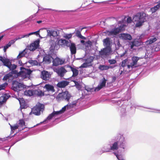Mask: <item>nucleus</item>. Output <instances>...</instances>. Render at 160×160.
<instances>
[{"instance_id": "2", "label": "nucleus", "mask_w": 160, "mask_h": 160, "mask_svg": "<svg viewBox=\"0 0 160 160\" xmlns=\"http://www.w3.org/2000/svg\"><path fill=\"white\" fill-rule=\"evenodd\" d=\"M71 96V94L69 92L66 91L59 93L57 96L56 99L58 102L64 100H66L67 101L69 102Z\"/></svg>"}, {"instance_id": "46", "label": "nucleus", "mask_w": 160, "mask_h": 160, "mask_svg": "<svg viewBox=\"0 0 160 160\" xmlns=\"http://www.w3.org/2000/svg\"><path fill=\"white\" fill-rule=\"evenodd\" d=\"M54 116H55V115L53 113V112H52V113H51V114H50L48 117L47 118V120H51L52 118L54 117Z\"/></svg>"}, {"instance_id": "26", "label": "nucleus", "mask_w": 160, "mask_h": 160, "mask_svg": "<svg viewBox=\"0 0 160 160\" xmlns=\"http://www.w3.org/2000/svg\"><path fill=\"white\" fill-rule=\"evenodd\" d=\"M67 67L70 68L73 74L72 77H75L77 76L78 74V71L76 68H74L68 65Z\"/></svg>"}, {"instance_id": "15", "label": "nucleus", "mask_w": 160, "mask_h": 160, "mask_svg": "<svg viewBox=\"0 0 160 160\" xmlns=\"http://www.w3.org/2000/svg\"><path fill=\"white\" fill-rule=\"evenodd\" d=\"M43 88L46 89V91L48 92H54L55 91L54 87L53 85L50 84H46Z\"/></svg>"}, {"instance_id": "13", "label": "nucleus", "mask_w": 160, "mask_h": 160, "mask_svg": "<svg viewBox=\"0 0 160 160\" xmlns=\"http://www.w3.org/2000/svg\"><path fill=\"white\" fill-rule=\"evenodd\" d=\"M56 72L60 77H63L65 73L67 72V71L64 68L62 67L56 69Z\"/></svg>"}, {"instance_id": "42", "label": "nucleus", "mask_w": 160, "mask_h": 160, "mask_svg": "<svg viewBox=\"0 0 160 160\" xmlns=\"http://www.w3.org/2000/svg\"><path fill=\"white\" fill-rule=\"evenodd\" d=\"M29 63H31V64L34 65H40V64L39 62H38L36 60H31L30 62Z\"/></svg>"}, {"instance_id": "43", "label": "nucleus", "mask_w": 160, "mask_h": 160, "mask_svg": "<svg viewBox=\"0 0 160 160\" xmlns=\"http://www.w3.org/2000/svg\"><path fill=\"white\" fill-rule=\"evenodd\" d=\"M72 34L73 33L67 34L65 35L64 37L66 39H69L72 38Z\"/></svg>"}, {"instance_id": "63", "label": "nucleus", "mask_w": 160, "mask_h": 160, "mask_svg": "<svg viewBox=\"0 0 160 160\" xmlns=\"http://www.w3.org/2000/svg\"><path fill=\"white\" fill-rule=\"evenodd\" d=\"M7 44V46H8L9 47H10L11 46V45L10 44V43H9V42H8V43Z\"/></svg>"}, {"instance_id": "10", "label": "nucleus", "mask_w": 160, "mask_h": 160, "mask_svg": "<svg viewBox=\"0 0 160 160\" xmlns=\"http://www.w3.org/2000/svg\"><path fill=\"white\" fill-rule=\"evenodd\" d=\"M139 59V58L138 57L136 56L133 57L132 58V62L130 63V64L127 65L128 68H133L134 66L137 64Z\"/></svg>"}, {"instance_id": "22", "label": "nucleus", "mask_w": 160, "mask_h": 160, "mask_svg": "<svg viewBox=\"0 0 160 160\" xmlns=\"http://www.w3.org/2000/svg\"><path fill=\"white\" fill-rule=\"evenodd\" d=\"M44 95V92L39 89L34 90V96H35L42 97Z\"/></svg>"}, {"instance_id": "50", "label": "nucleus", "mask_w": 160, "mask_h": 160, "mask_svg": "<svg viewBox=\"0 0 160 160\" xmlns=\"http://www.w3.org/2000/svg\"><path fill=\"white\" fill-rule=\"evenodd\" d=\"M55 116L56 115H58L59 114H62V113L61 112V111H60V110L58 111H54L53 112Z\"/></svg>"}, {"instance_id": "3", "label": "nucleus", "mask_w": 160, "mask_h": 160, "mask_svg": "<svg viewBox=\"0 0 160 160\" xmlns=\"http://www.w3.org/2000/svg\"><path fill=\"white\" fill-rule=\"evenodd\" d=\"M44 106L43 104H39L36 105L32 108L31 112L30 114L32 113L35 115H40L41 112H42L44 110Z\"/></svg>"}, {"instance_id": "35", "label": "nucleus", "mask_w": 160, "mask_h": 160, "mask_svg": "<svg viewBox=\"0 0 160 160\" xmlns=\"http://www.w3.org/2000/svg\"><path fill=\"white\" fill-rule=\"evenodd\" d=\"M26 54V52H25V50H24L19 53L16 59H19L22 57H24Z\"/></svg>"}, {"instance_id": "38", "label": "nucleus", "mask_w": 160, "mask_h": 160, "mask_svg": "<svg viewBox=\"0 0 160 160\" xmlns=\"http://www.w3.org/2000/svg\"><path fill=\"white\" fill-rule=\"evenodd\" d=\"M93 60V58L92 57H89L86 60V62L88 64H90Z\"/></svg>"}, {"instance_id": "7", "label": "nucleus", "mask_w": 160, "mask_h": 160, "mask_svg": "<svg viewBox=\"0 0 160 160\" xmlns=\"http://www.w3.org/2000/svg\"><path fill=\"white\" fill-rule=\"evenodd\" d=\"M50 43L51 46L50 48V51L52 52H53L55 50H58L59 47L57 44V41H55L54 40H50Z\"/></svg>"}, {"instance_id": "6", "label": "nucleus", "mask_w": 160, "mask_h": 160, "mask_svg": "<svg viewBox=\"0 0 160 160\" xmlns=\"http://www.w3.org/2000/svg\"><path fill=\"white\" fill-rule=\"evenodd\" d=\"M52 73L46 70H43L41 72L40 77L43 80L48 81L51 78Z\"/></svg>"}, {"instance_id": "18", "label": "nucleus", "mask_w": 160, "mask_h": 160, "mask_svg": "<svg viewBox=\"0 0 160 160\" xmlns=\"http://www.w3.org/2000/svg\"><path fill=\"white\" fill-rule=\"evenodd\" d=\"M82 29V28L80 31L79 30L76 29L74 33H75L76 36L78 38L85 40L86 39V38L82 36L81 33V31Z\"/></svg>"}, {"instance_id": "29", "label": "nucleus", "mask_w": 160, "mask_h": 160, "mask_svg": "<svg viewBox=\"0 0 160 160\" xmlns=\"http://www.w3.org/2000/svg\"><path fill=\"white\" fill-rule=\"evenodd\" d=\"M118 142L119 143L120 147L123 149H124L125 147V142L124 138L123 137H121Z\"/></svg>"}, {"instance_id": "37", "label": "nucleus", "mask_w": 160, "mask_h": 160, "mask_svg": "<svg viewBox=\"0 0 160 160\" xmlns=\"http://www.w3.org/2000/svg\"><path fill=\"white\" fill-rule=\"evenodd\" d=\"M65 42H68V41L64 39H60L58 40L57 43L58 46L62 45L64 44Z\"/></svg>"}, {"instance_id": "14", "label": "nucleus", "mask_w": 160, "mask_h": 160, "mask_svg": "<svg viewBox=\"0 0 160 160\" xmlns=\"http://www.w3.org/2000/svg\"><path fill=\"white\" fill-rule=\"evenodd\" d=\"M0 61L3 63V65L8 68L9 67L10 65H11V62L9 60L6 58H4L2 56H0Z\"/></svg>"}, {"instance_id": "16", "label": "nucleus", "mask_w": 160, "mask_h": 160, "mask_svg": "<svg viewBox=\"0 0 160 160\" xmlns=\"http://www.w3.org/2000/svg\"><path fill=\"white\" fill-rule=\"evenodd\" d=\"M106 80L104 78L102 79V80L101 82L99 84L95 89L96 91H98L101 89L105 87L106 85Z\"/></svg>"}, {"instance_id": "52", "label": "nucleus", "mask_w": 160, "mask_h": 160, "mask_svg": "<svg viewBox=\"0 0 160 160\" xmlns=\"http://www.w3.org/2000/svg\"><path fill=\"white\" fill-rule=\"evenodd\" d=\"M47 36H49L51 37V36H52V32H51V30H47Z\"/></svg>"}, {"instance_id": "56", "label": "nucleus", "mask_w": 160, "mask_h": 160, "mask_svg": "<svg viewBox=\"0 0 160 160\" xmlns=\"http://www.w3.org/2000/svg\"><path fill=\"white\" fill-rule=\"evenodd\" d=\"M9 78V76L8 75H6L5 76H4L3 79L6 80L8 79Z\"/></svg>"}, {"instance_id": "64", "label": "nucleus", "mask_w": 160, "mask_h": 160, "mask_svg": "<svg viewBox=\"0 0 160 160\" xmlns=\"http://www.w3.org/2000/svg\"><path fill=\"white\" fill-rule=\"evenodd\" d=\"M116 79V78L115 77H112V80L113 81H114Z\"/></svg>"}, {"instance_id": "49", "label": "nucleus", "mask_w": 160, "mask_h": 160, "mask_svg": "<svg viewBox=\"0 0 160 160\" xmlns=\"http://www.w3.org/2000/svg\"><path fill=\"white\" fill-rule=\"evenodd\" d=\"M35 34V33L34 32H31L30 33L28 34L25 35H22V38H24V37H29L30 35H32L33 34Z\"/></svg>"}, {"instance_id": "8", "label": "nucleus", "mask_w": 160, "mask_h": 160, "mask_svg": "<svg viewBox=\"0 0 160 160\" xmlns=\"http://www.w3.org/2000/svg\"><path fill=\"white\" fill-rule=\"evenodd\" d=\"M123 25L122 26H120L118 28H115L112 30L108 31V32L109 33V35H117L121 31L123 27Z\"/></svg>"}, {"instance_id": "51", "label": "nucleus", "mask_w": 160, "mask_h": 160, "mask_svg": "<svg viewBox=\"0 0 160 160\" xmlns=\"http://www.w3.org/2000/svg\"><path fill=\"white\" fill-rule=\"evenodd\" d=\"M74 105V104L68 103V104L66 106H67V108L68 109L70 108H71L73 107Z\"/></svg>"}, {"instance_id": "23", "label": "nucleus", "mask_w": 160, "mask_h": 160, "mask_svg": "<svg viewBox=\"0 0 160 160\" xmlns=\"http://www.w3.org/2000/svg\"><path fill=\"white\" fill-rule=\"evenodd\" d=\"M38 46V43L36 42L32 43L30 45L29 49L31 51H33L36 49Z\"/></svg>"}, {"instance_id": "55", "label": "nucleus", "mask_w": 160, "mask_h": 160, "mask_svg": "<svg viewBox=\"0 0 160 160\" xmlns=\"http://www.w3.org/2000/svg\"><path fill=\"white\" fill-rule=\"evenodd\" d=\"M9 48L7 44L4 47L3 51L4 52H5L6 51L7 49Z\"/></svg>"}, {"instance_id": "54", "label": "nucleus", "mask_w": 160, "mask_h": 160, "mask_svg": "<svg viewBox=\"0 0 160 160\" xmlns=\"http://www.w3.org/2000/svg\"><path fill=\"white\" fill-rule=\"evenodd\" d=\"M132 21V18L130 17H128L127 19V21L128 23H130Z\"/></svg>"}, {"instance_id": "34", "label": "nucleus", "mask_w": 160, "mask_h": 160, "mask_svg": "<svg viewBox=\"0 0 160 160\" xmlns=\"http://www.w3.org/2000/svg\"><path fill=\"white\" fill-rule=\"evenodd\" d=\"M160 7V3L158 4L156 6L152 8H151V10L152 12V13L155 12L157 11L159 8Z\"/></svg>"}, {"instance_id": "17", "label": "nucleus", "mask_w": 160, "mask_h": 160, "mask_svg": "<svg viewBox=\"0 0 160 160\" xmlns=\"http://www.w3.org/2000/svg\"><path fill=\"white\" fill-rule=\"evenodd\" d=\"M69 84V82L66 81H62L59 82L57 86L59 88H63L65 87Z\"/></svg>"}, {"instance_id": "39", "label": "nucleus", "mask_w": 160, "mask_h": 160, "mask_svg": "<svg viewBox=\"0 0 160 160\" xmlns=\"http://www.w3.org/2000/svg\"><path fill=\"white\" fill-rule=\"evenodd\" d=\"M10 127L11 128V131H12V132H13V131L17 129H19V128L18 127V125L16 124L14 125L13 126H12V125H10Z\"/></svg>"}, {"instance_id": "20", "label": "nucleus", "mask_w": 160, "mask_h": 160, "mask_svg": "<svg viewBox=\"0 0 160 160\" xmlns=\"http://www.w3.org/2000/svg\"><path fill=\"white\" fill-rule=\"evenodd\" d=\"M71 51V53L72 54H75L76 52V47L75 43L72 42L71 43L69 47Z\"/></svg>"}, {"instance_id": "28", "label": "nucleus", "mask_w": 160, "mask_h": 160, "mask_svg": "<svg viewBox=\"0 0 160 160\" xmlns=\"http://www.w3.org/2000/svg\"><path fill=\"white\" fill-rule=\"evenodd\" d=\"M18 99L20 105L21 107L23 108H25L26 107L27 104L24 99L22 98H19Z\"/></svg>"}, {"instance_id": "32", "label": "nucleus", "mask_w": 160, "mask_h": 160, "mask_svg": "<svg viewBox=\"0 0 160 160\" xmlns=\"http://www.w3.org/2000/svg\"><path fill=\"white\" fill-rule=\"evenodd\" d=\"M17 67V66L16 65H15L14 64H12L11 63V65H10L9 67L8 68L10 69V70H12V72H13V73L15 74L16 73V72H17V71L16 70H13L15 69Z\"/></svg>"}, {"instance_id": "48", "label": "nucleus", "mask_w": 160, "mask_h": 160, "mask_svg": "<svg viewBox=\"0 0 160 160\" xmlns=\"http://www.w3.org/2000/svg\"><path fill=\"white\" fill-rule=\"evenodd\" d=\"M91 66V65H88V64L86 62L83 63L80 67V68H87L88 67Z\"/></svg>"}, {"instance_id": "57", "label": "nucleus", "mask_w": 160, "mask_h": 160, "mask_svg": "<svg viewBox=\"0 0 160 160\" xmlns=\"http://www.w3.org/2000/svg\"><path fill=\"white\" fill-rule=\"evenodd\" d=\"M18 63L20 66L23 65V64L22 63L21 60L19 61Z\"/></svg>"}, {"instance_id": "58", "label": "nucleus", "mask_w": 160, "mask_h": 160, "mask_svg": "<svg viewBox=\"0 0 160 160\" xmlns=\"http://www.w3.org/2000/svg\"><path fill=\"white\" fill-rule=\"evenodd\" d=\"M64 44H66V45L68 47H69V46L70 47V44H69V42L68 41V42H65Z\"/></svg>"}, {"instance_id": "1", "label": "nucleus", "mask_w": 160, "mask_h": 160, "mask_svg": "<svg viewBox=\"0 0 160 160\" xmlns=\"http://www.w3.org/2000/svg\"><path fill=\"white\" fill-rule=\"evenodd\" d=\"M147 15L143 12L138 13L133 18V20L136 22L135 26L139 27L142 26L144 22L147 20L146 17Z\"/></svg>"}, {"instance_id": "31", "label": "nucleus", "mask_w": 160, "mask_h": 160, "mask_svg": "<svg viewBox=\"0 0 160 160\" xmlns=\"http://www.w3.org/2000/svg\"><path fill=\"white\" fill-rule=\"evenodd\" d=\"M24 94L27 96H34V90H27L24 92Z\"/></svg>"}, {"instance_id": "11", "label": "nucleus", "mask_w": 160, "mask_h": 160, "mask_svg": "<svg viewBox=\"0 0 160 160\" xmlns=\"http://www.w3.org/2000/svg\"><path fill=\"white\" fill-rule=\"evenodd\" d=\"M21 85L20 83L16 81H14L12 83V89L14 91L18 92L20 90L19 89L21 87Z\"/></svg>"}, {"instance_id": "33", "label": "nucleus", "mask_w": 160, "mask_h": 160, "mask_svg": "<svg viewBox=\"0 0 160 160\" xmlns=\"http://www.w3.org/2000/svg\"><path fill=\"white\" fill-rule=\"evenodd\" d=\"M111 66L105 65H100L99 67V69L103 71L107 70L109 68H111Z\"/></svg>"}, {"instance_id": "59", "label": "nucleus", "mask_w": 160, "mask_h": 160, "mask_svg": "<svg viewBox=\"0 0 160 160\" xmlns=\"http://www.w3.org/2000/svg\"><path fill=\"white\" fill-rule=\"evenodd\" d=\"M87 43L90 45H91L92 43L91 41L89 40L87 42Z\"/></svg>"}, {"instance_id": "62", "label": "nucleus", "mask_w": 160, "mask_h": 160, "mask_svg": "<svg viewBox=\"0 0 160 160\" xmlns=\"http://www.w3.org/2000/svg\"><path fill=\"white\" fill-rule=\"evenodd\" d=\"M7 44V46H8L9 47H10L11 46V45L10 44V43H9V42H8V43Z\"/></svg>"}, {"instance_id": "12", "label": "nucleus", "mask_w": 160, "mask_h": 160, "mask_svg": "<svg viewBox=\"0 0 160 160\" xmlns=\"http://www.w3.org/2000/svg\"><path fill=\"white\" fill-rule=\"evenodd\" d=\"M53 58L52 56L48 54H46L44 57L43 62L44 63L49 64L51 63Z\"/></svg>"}, {"instance_id": "9", "label": "nucleus", "mask_w": 160, "mask_h": 160, "mask_svg": "<svg viewBox=\"0 0 160 160\" xmlns=\"http://www.w3.org/2000/svg\"><path fill=\"white\" fill-rule=\"evenodd\" d=\"M65 60L60 59L58 57H56L55 59H53L52 61L53 65L57 66L59 65H61L64 64Z\"/></svg>"}, {"instance_id": "60", "label": "nucleus", "mask_w": 160, "mask_h": 160, "mask_svg": "<svg viewBox=\"0 0 160 160\" xmlns=\"http://www.w3.org/2000/svg\"><path fill=\"white\" fill-rule=\"evenodd\" d=\"M40 30H39L38 31H37L36 32H34V33H35V34H36L37 35H39V32Z\"/></svg>"}, {"instance_id": "45", "label": "nucleus", "mask_w": 160, "mask_h": 160, "mask_svg": "<svg viewBox=\"0 0 160 160\" xmlns=\"http://www.w3.org/2000/svg\"><path fill=\"white\" fill-rule=\"evenodd\" d=\"M53 32V37H55L59 35V32L58 30H57V31L54 30Z\"/></svg>"}, {"instance_id": "21", "label": "nucleus", "mask_w": 160, "mask_h": 160, "mask_svg": "<svg viewBox=\"0 0 160 160\" xmlns=\"http://www.w3.org/2000/svg\"><path fill=\"white\" fill-rule=\"evenodd\" d=\"M130 44L131 45V48L132 49L134 46H138L140 45H141V43L138 40L135 39L131 42Z\"/></svg>"}, {"instance_id": "30", "label": "nucleus", "mask_w": 160, "mask_h": 160, "mask_svg": "<svg viewBox=\"0 0 160 160\" xmlns=\"http://www.w3.org/2000/svg\"><path fill=\"white\" fill-rule=\"evenodd\" d=\"M8 97V96H3L0 97V107L2 106L3 102H5Z\"/></svg>"}, {"instance_id": "41", "label": "nucleus", "mask_w": 160, "mask_h": 160, "mask_svg": "<svg viewBox=\"0 0 160 160\" xmlns=\"http://www.w3.org/2000/svg\"><path fill=\"white\" fill-rule=\"evenodd\" d=\"M8 85L7 83H4L0 85V91L4 90L5 88V87Z\"/></svg>"}, {"instance_id": "5", "label": "nucleus", "mask_w": 160, "mask_h": 160, "mask_svg": "<svg viewBox=\"0 0 160 160\" xmlns=\"http://www.w3.org/2000/svg\"><path fill=\"white\" fill-rule=\"evenodd\" d=\"M20 69L21 71L18 73V75H21L24 78L29 77L32 72L30 69H26L23 67H21Z\"/></svg>"}, {"instance_id": "4", "label": "nucleus", "mask_w": 160, "mask_h": 160, "mask_svg": "<svg viewBox=\"0 0 160 160\" xmlns=\"http://www.w3.org/2000/svg\"><path fill=\"white\" fill-rule=\"evenodd\" d=\"M112 52V49L105 48L99 52V56L102 58H105L110 55Z\"/></svg>"}, {"instance_id": "25", "label": "nucleus", "mask_w": 160, "mask_h": 160, "mask_svg": "<svg viewBox=\"0 0 160 160\" xmlns=\"http://www.w3.org/2000/svg\"><path fill=\"white\" fill-rule=\"evenodd\" d=\"M104 45L106 46L105 48H111L110 47V38H107L104 39L103 41Z\"/></svg>"}, {"instance_id": "44", "label": "nucleus", "mask_w": 160, "mask_h": 160, "mask_svg": "<svg viewBox=\"0 0 160 160\" xmlns=\"http://www.w3.org/2000/svg\"><path fill=\"white\" fill-rule=\"evenodd\" d=\"M128 60L126 59L123 60L122 62L121 66L122 67H124L126 66L127 62H128Z\"/></svg>"}, {"instance_id": "24", "label": "nucleus", "mask_w": 160, "mask_h": 160, "mask_svg": "<svg viewBox=\"0 0 160 160\" xmlns=\"http://www.w3.org/2000/svg\"><path fill=\"white\" fill-rule=\"evenodd\" d=\"M18 126L19 130L21 131L25 128V122L23 119H20L19 121Z\"/></svg>"}, {"instance_id": "53", "label": "nucleus", "mask_w": 160, "mask_h": 160, "mask_svg": "<svg viewBox=\"0 0 160 160\" xmlns=\"http://www.w3.org/2000/svg\"><path fill=\"white\" fill-rule=\"evenodd\" d=\"M67 108V106H64L62 108V109L60 110L61 111L62 113H63L66 110V108Z\"/></svg>"}, {"instance_id": "47", "label": "nucleus", "mask_w": 160, "mask_h": 160, "mask_svg": "<svg viewBox=\"0 0 160 160\" xmlns=\"http://www.w3.org/2000/svg\"><path fill=\"white\" fill-rule=\"evenodd\" d=\"M108 62L110 64H114L116 63V61L114 59H110L108 60Z\"/></svg>"}, {"instance_id": "40", "label": "nucleus", "mask_w": 160, "mask_h": 160, "mask_svg": "<svg viewBox=\"0 0 160 160\" xmlns=\"http://www.w3.org/2000/svg\"><path fill=\"white\" fill-rule=\"evenodd\" d=\"M22 38L21 36V37H19L18 38H15L13 40H12L10 41L9 42L12 45V44H13L17 40L19 39H21Z\"/></svg>"}, {"instance_id": "27", "label": "nucleus", "mask_w": 160, "mask_h": 160, "mask_svg": "<svg viewBox=\"0 0 160 160\" xmlns=\"http://www.w3.org/2000/svg\"><path fill=\"white\" fill-rule=\"evenodd\" d=\"M118 141L114 142L112 145V146L110 147V148L109 149V150L107 151V152H109L110 150H118Z\"/></svg>"}, {"instance_id": "19", "label": "nucleus", "mask_w": 160, "mask_h": 160, "mask_svg": "<svg viewBox=\"0 0 160 160\" xmlns=\"http://www.w3.org/2000/svg\"><path fill=\"white\" fill-rule=\"evenodd\" d=\"M120 37L125 40H131L132 38L131 36L129 34L122 33L120 35Z\"/></svg>"}, {"instance_id": "36", "label": "nucleus", "mask_w": 160, "mask_h": 160, "mask_svg": "<svg viewBox=\"0 0 160 160\" xmlns=\"http://www.w3.org/2000/svg\"><path fill=\"white\" fill-rule=\"evenodd\" d=\"M157 40V39L156 38H151L149 40H147L146 41V43L148 44H151L152 43L155 42Z\"/></svg>"}, {"instance_id": "61", "label": "nucleus", "mask_w": 160, "mask_h": 160, "mask_svg": "<svg viewBox=\"0 0 160 160\" xmlns=\"http://www.w3.org/2000/svg\"><path fill=\"white\" fill-rule=\"evenodd\" d=\"M114 154L116 156V157L118 159V158H119V156H118V154H117L116 153H114Z\"/></svg>"}]
</instances>
